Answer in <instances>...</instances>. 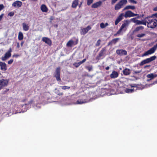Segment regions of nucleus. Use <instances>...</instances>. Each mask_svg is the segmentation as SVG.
<instances>
[{
	"mask_svg": "<svg viewBox=\"0 0 157 157\" xmlns=\"http://www.w3.org/2000/svg\"><path fill=\"white\" fill-rule=\"evenodd\" d=\"M139 15L138 14H135L132 13L131 10H128L125 12L124 15V13H121L117 17L115 21V25H117L118 23L120 22L123 19V17L124 16L125 18L131 17Z\"/></svg>",
	"mask_w": 157,
	"mask_h": 157,
	"instance_id": "f257e3e1",
	"label": "nucleus"
},
{
	"mask_svg": "<svg viewBox=\"0 0 157 157\" xmlns=\"http://www.w3.org/2000/svg\"><path fill=\"white\" fill-rule=\"evenodd\" d=\"M152 16L146 17L147 20V27L151 29L155 28L157 25V20L152 18Z\"/></svg>",
	"mask_w": 157,
	"mask_h": 157,
	"instance_id": "f03ea898",
	"label": "nucleus"
},
{
	"mask_svg": "<svg viewBox=\"0 0 157 157\" xmlns=\"http://www.w3.org/2000/svg\"><path fill=\"white\" fill-rule=\"evenodd\" d=\"M157 48V43L152 48L143 54L141 56L144 57L154 53Z\"/></svg>",
	"mask_w": 157,
	"mask_h": 157,
	"instance_id": "7ed1b4c3",
	"label": "nucleus"
},
{
	"mask_svg": "<svg viewBox=\"0 0 157 157\" xmlns=\"http://www.w3.org/2000/svg\"><path fill=\"white\" fill-rule=\"evenodd\" d=\"M156 58V56H152L149 58H147L141 61L140 64V66H142L145 64L149 63L151 61L155 60Z\"/></svg>",
	"mask_w": 157,
	"mask_h": 157,
	"instance_id": "20e7f679",
	"label": "nucleus"
},
{
	"mask_svg": "<svg viewBox=\"0 0 157 157\" xmlns=\"http://www.w3.org/2000/svg\"><path fill=\"white\" fill-rule=\"evenodd\" d=\"M127 3V0H121L115 6V10H119L122 7L123 5L126 4Z\"/></svg>",
	"mask_w": 157,
	"mask_h": 157,
	"instance_id": "39448f33",
	"label": "nucleus"
},
{
	"mask_svg": "<svg viewBox=\"0 0 157 157\" xmlns=\"http://www.w3.org/2000/svg\"><path fill=\"white\" fill-rule=\"evenodd\" d=\"M9 81V79L2 78L0 80V90L8 85Z\"/></svg>",
	"mask_w": 157,
	"mask_h": 157,
	"instance_id": "423d86ee",
	"label": "nucleus"
},
{
	"mask_svg": "<svg viewBox=\"0 0 157 157\" xmlns=\"http://www.w3.org/2000/svg\"><path fill=\"white\" fill-rule=\"evenodd\" d=\"M106 50L107 49L106 47H104L102 48L99 52L98 56H97L96 58V59L99 60L101 57L104 56V55L106 53Z\"/></svg>",
	"mask_w": 157,
	"mask_h": 157,
	"instance_id": "0eeeda50",
	"label": "nucleus"
},
{
	"mask_svg": "<svg viewBox=\"0 0 157 157\" xmlns=\"http://www.w3.org/2000/svg\"><path fill=\"white\" fill-rule=\"evenodd\" d=\"M60 67H57L56 70L54 75V77H56L57 80L59 82L61 80L60 78Z\"/></svg>",
	"mask_w": 157,
	"mask_h": 157,
	"instance_id": "6e6552de",
	"label": "nucleus"
},
{
	"mask_svg": "<svg viewBox=\"0 0 157 157\" xmlns=\"http://www.w3.org/2000/svg\"><path fill=\"white\" fill-rule=\"evenodd\" d=\"M12 52V49L11 48H9L8 51L5 54L4 56H2V61H5L8 59L11 56V52Z\"/></svg>",
	"mask_w": 157,
	"mask_h": 157,
	"instance_id": "1a4fd4ad",
	"label": "nucleus"
},
{
	"mask_svg": "<svg viewBox=\"0 0 157 157\" xmlns=\"http://www.w3.org/2000/svg\"><path fill=\"white\" fill-rule=\"evenodd\" d=\"M91 29L90 26H88L85 28H81V29L80 33L81 35H85L88 31Z\"/></svg>",
	"mask_w": 157,
	"mask_h": 157,
	"instance_id": "9d476101",
	"label": "nucleus"
},
{
	"mask_svg": "<svg viewBox=\"0 0 157 157\" xmlns=\"http://www.w3.org/2000/svg\"><path fill=\"white\" fill-rule=\"evenodd\" d=\"M78 41V40L77 39L75 41L72 40H70L67 43V46L68 47H72L73 45H75L77 44Z\"/></svg>",
	"mask_w": 157,
	"mask_h": 157,
	"instance_id": "9b49d317",
	"label": "nucleus"
},
{
	"mask_svg": "<svg viewBox=\"0 0 157 157\" xmlns=\"http://www.w3.org/2000/svg\"><path fill=\"white\" fill-rule=\"evenodd\" d=\"M116 53L120 56H126L127 55L126 51L123 49H117L116 51Z\"/></svg>",
	"mask_w": 157,
	"mask_h": 157,
	"instance_id": "f8f14e48",
	"label": "nucleus"
},
{
	"mask_svg": "<svg viewBox=\"0 0 157 157\" xmlns=\"http://www.w3.org/2000/svg\"><path fill=\"white\" fill-rule=\"evenodd\" d=\"M129 21L128 20H126L122 24L121 26L118 30V33H121L123 29L126 27L128 26Z\"/></svg>",
	"mask_w": 157,
	"mask_h": 157,
	"instance_id": "ddd939ff",
	"label": "nucleus"
},
{
	"mask_svg": "<svg viewBox=\"0 0 157 157\" xmlns=\"http://www.w3.org/2000/svg\"><path fill=\"white\" fill-rule=\"evenodd\" d=\"M42 41L49 46H51L52 44V41L48 38L43 37L42 38Z\"/></svg>",
	"mask_w": 157,
	"mask_h": 157,
	"instance_id": "4468645a",
	"label": "nucleus"
},
{
	"mask_svg": "<svg viewBox=\"0 0 157 157\" xmlns=\"http://www.w3.org/2000/svg\"><path fill=\"white\" fill-rule=\"evenodd\" d=\"M102 4V2L100 1L93 4L91 6V7L93 8H97L98 7L100 6Z\"/></svg>",
	"mask_w": 157,
	"mask_h": 157,
	"instance_id": "2eb2a0df",
	"label": "nucleus"
},
{
	"mask_svg": "<svg viewBox=\"0 0 157 157\" xmlns=\"http://www.w3.org/2000/svg\"><path fill=\"white\" fill-rule=\"evenodd\" d=\"M12 6L15 7L16 6L18 7H20L22 5V2L19 1H17L14 2L12 5Z\"/></svg>",
	"mask_w": 157,
	"mask_h": 157,
	"instance_id": "dca6fc26",
	"label": "nucleus"
},
{
	"mask_svg": "<svg viewBox=\"0 0 157 157\" xmlns=\"http://www.w3.org/2000/svg\"><path fill=\"white\" fill-rule=\"evenodd\" d=\"M0 66L1 70L5 71L7 70L6 64L5 63L0 62Z\"/></svg>",
	"mask_w": 157,
	"mask_h": 157,
	"instance_id": "f3484780",
	"label": "nucleus"
},
{
	"mask_svg": "<svg viewBox=\"0 0 157 157\" xmlns=\"http://www.w3.org/2000/svg\"><path fill=\"white\" fill-rule=\"evenodd\" d=\"M147 20L146 19V17L142 21H140L138 20L137 21V23L136 25H140L143 24L145 25H146L147 23Z\"/></svg>",
	"mask_w": 157,
	"mask_h": 157,
	"instance_id": "a211bd4d",
	"label": "nucleus"
},
{
	"mask_svg": "<svg viewBox=\"0 0 157 157\" xmlns=\"http://www.w3.org/2000/svg\"><path fill=\"white\" fill-rule=\"evenodd\" d=\"M119 75L118 72L115 71H113L110 74V77L111 78H115L118 77Z\"/></svg>",
	"mask_w": 157,
	"mask_h": 157,
	"instance_id": "6ab92c4d",
	"label": "nucleus"
},
{
	"mask_svg": "<svg viewBox=\"0 0 157 157\" xmlns=\"http://www.w3.org/2000/svg\"><path fill=\"white\" fill-rule=\"evenodd\" d=\"M119 40V38H116L113 39L111 41H109L108 43V46L111 45L112 44H116Z\"/></svg>",
	"mask_w": 157,
	"mask_h": 157,
	"instance_id": "aec40b11",
	"label": "nucleus"
},
{
	"mask_svg": "<svg viewBox=\"0 0 157 157\" xmlns=\"http://www.w3.org/2000/svg\"><path fill=\"white\" fill-rule=\"evenodd\" d=\"M79 0H74L72 3L71 7L72 8H76L78 4Z\"/></svg>",
	"mask_w": 157,
	"mask_h": 157,
	"instance_id": "412c9836",
	"label": "nucleus"
},
{
	"mask_svg": "<svg viewBox=\"0 0 157 157\" xmlns=\"http://www.w3.org/2000/svg\"><path fill=\"white\" fill-rule=\"evenodd\" d=\"M123 73L124 75H129L131 73L130 70L126 68L123 71Z\"/></svg>",
	"mask_w": 157,
	"mask_h": 157,
	"instance_id": "4be33fe9",
	"label": "nucleus"
},
{
	"mask_svg": "<svg viewBox=\"0 0 157 157\" xmlns=\"http://www.w3.org/2000/svg\"><path fill=\"white\" fill-rule=\"evenodd\" d=\"M88 101L86 99H80L77 100L76 101V103L78 104H81L87 102Z\"/></svg>",
	"mask_w": 157,
	"mask_h": 157,
	"instance_id": "5701e85b",
	"label": "nucleus"
},
{
	"mask_svg": "<svg viewBox=\"0 0 157 157\" xmlns=\"http://www.w3.org/2000/svg\"><path fill=\"white\" fill-rule=\"evenodd\" d=\"M40 9L43 12H47L48 11V8L44 4H42L40 6Z\"/></svg>",
	"mask_w": 157,
	"mask_h": 157,
	"instance_id": "b1692460",
	"label": "nucleus"
},
{
	"mask_svg": "<svg viewBox=\"0 0 157 157\" xmlns=\"http://www.w3.org/2000/svg\"><path fill=\"white\" fill-rule=\"evenodd\" d=\"M23 29L25 31H27L29 29V27L28 25H27L26 23H23L22 24Z\"/></svg>",
	"mask_w": 157,
	"mask_h": 157,
	"instance_id": "393cba45",
	"label": "nucleus"
},
{
	"mask_svg": "<svg viewBox=\"0 0 157 157\" xmlns=\"http://www.w3.org/2000/svg\"><path fill=\"white\" fill-rule=\"evenodd\" d=\"M135 9V7L134 6L128 5L125 6L124 9L123 10H126L131 9L134 10Z\"/></svg>",
	"mask_w": 157,
	"mask_h": 157,
	"instance_id": "a878e982",
	"label": "nucleus"
},
{
	"mask_svg": "<svg viewBox=\"0 0 157 157\" xmlns=\"http://www.w3.org/2000/svg\"><path fill=\"white\" fill-rule=\"evenodd\" d=\"M23 35L22 33L21 32H19L18 33V39L19 40H21L23 39Z\"/></svg>",
	"mask_w": 157,
	"mask_h": 157,
	"instance_id": "bb28decb",
	"label": "nucleus"
},
{
	"mask_svg": "<svg viewBox=\"0 0 157 157\" xmlns=\"http://www.w3.org/2000/svg\"><path fill=\"white\" fill-rule=\"evenodd\" d=\"M157 76V75H154L153 74H149L147 75L148 78H150V80H151Z\"/></svg>",
	"mask_w": 157,
	"mask_h": 157,
	"instance_id": "cd10ccee",
	"label": "nucleus"
},
{
	"mask_svg": "<svg viewBox=\"0 0 157 157\" xmlns=\"http://www.w3.org/2000/svg\"><path fill=\"white\" fill-rule=\"evenodd\" d=\"M144 29V27L143 26H140L139 27H136L135 29V31H138L140 30H142Z\"/></svg>",
	"mask_w": 157,
	"mask_h": 157,
	"instance_id": "c85d7f7f",
	"label": "nucleus"
},
{
	"mask_svg": "<svg viewBox=\"0 0 157 157\" xmlns=\"http://www.w3.org/2000/svg\"><path fill=\"white\" fill-rule=\"evenodd\" d=\"M125 91L127 93H132L134 91V90L130 89H126Z\"/></svg>",
	"mask_w": 157,
	"mask_h": 157,
	"instance_id": "c756f323",
	"label": "nucleus"
},
{
	"mask_svg": "<svg viewBox=\"0 0 157 157\" xmlns=\"http://www.w3.org/2000/svg\"><path fill=\"white\" fill-rule=\"evenodd\" d=\"M130 20L132 22L136 23V24L137 25V21H138V20H136V18H132L130 19Z\"/></svg>",
	"mask_w": 157,
	"mask_h": 157,
	"instance_id": "7c9ffc66",
	"label": "nucleus"
},
{
	"mask_svg": "<svg viewBox=\"0 0 157 157\" xmlns=\"http://www.w3.org/2000/svg\"><path fill=\"white\" fill-rule=\"evenodd\" d=\"M146 34L145 33H141V34H138L136 35V36L138 37H142L145 36Z\"/></svg>",
	"mask_w": 157,
	"mask_h": 157,
	"instance_id": "2f4dec72",
	"label": "nucleus"
},
{
	"mask_svg": "<svg viewBox=\"0 0 157 157\" xmlns=\"http://www.w3.org/2000/svg\"><path fill=\"white\" fill-rule=\"evenodd\" d=\"M87 5L88 6L90 5L93 2V0H87Z\"/></svg>",
	"mask_w": 157,
	"mask_h": 157,
	"instance_id": "473e14b6",
	"label": "nucleus"
},
{
	"mask_svg": "<svg viewBox=\"0 0 157 157\" xmlns=\"http://www.w3.org/2000/svg\"><path fill=\"white\" fill-rule=\"evenodd\" d=\"M61 87H62V89L63 90H65L66 89H70V86H61Z\"/></svg>",
	"mask_w": 157,
	"mask_h": 157,
	"instance_id": "72a5a7b5",
	"label": "nucleus"
},
{
	"mask_svg": "<svg viewBox=\"0 0 157 157\" xmlns=\"http://www.w3.org/2000/svg\"><path fill=\"white\" fill-rule=\"evenodd\" d=\"M81 64H80L79 62L78 63H74V65L76 67H78Z\"/></svg>",
	"mask_w": 157,
	"mask_h": 157,
	"instance_id": "f704fd0d",
	"label": "nucleus"
},
{
	"mask_svg": "<svg viewBox=\"0 0 157 157\" xmlns=\"http://www.w3.org/2000/svg\"><path fill=\"white\" fill-rule=\"evenodd\" d=\"M100 27L102 29H103L105 28L106 27L105 25V24L103 23H101L100 24Z\"/></svg>",
	"mask_w": 157,
	"mask_h": 157,
	"instance_id": "c9c22d12",
	"label": "nucleus"
},
{
	"mask_svg": "<svg viewBox=\"0 0 157 157\" xmlns=\"http://www.w3.org/2000/svg\"><path fill=\"white\" fill-rule=\"evenodd\" d=\"M129 2L131 3H133V4H136L137 2L136 1L134 0H128Z\"/></svg>",
	"mask_w": 157,
	"mask_h": 157,
	"instance_id": "e433bc0d",
	"label": "nucleus"
},
{
	"mask_svg": "<svg viewBox=\"0 0 157 157\" xmlns=\"http://www.w3.org/2000/svg\"><path fill=\"white\" fill-rule=\"evenodd\" d=\"M86 68L89 71H90L92 70V67L87 66L86 67Z\"/></svg>",
	"mask_w": 157,
	"mask_h": 157,
	"instance_id": "4c0bfd02",
	"label": "nucleus"
},
{
	"mask_svg": "<svg viewBox=\"0 0 157 157\" xmlns=\"http://www.w3.org/2000/svg\"><path fill=\"white\" fill-rule=\"evenodd\" d=\"M101 40L99 39L97 41V43L96 44V46H99L100 44Z\"/></svg>",
	"mask_w": 157,
	"mask_h": 157,
	"instance_id": "58836bf2",
	"label": "nucleus"
},
{
	"mask_svg": "<svg viewBox=\"0 0 157 157\" xmlns=\"http://www.w3.org/2000/svg\"><path fill=\"white\" fill-rule=\"evenodd\" d=\"M14 14V13L13 12H11L8 13V15L12 17L13 16Z\"/></svg>",
	"mask_w": 157,
	"mask_h": 157,
	"instance_id": "ea45409f",
	"label": "nucleus"
},
{
	"mask_svg": "<svg viewBox=\"0 0 157 157\" xmlns=\"http://www.w3.org/2000/svg\"><path fill=\"white\" fill-rule=\"evenodd\" d=\"M13 62V59H10V60L8 61V63L9 64H12Z\"/></svg>",
	"mask_w": 157,
	"mask_h": 157,
	"instance_id": "a19ab883",
	"label": "nucleus"
},
{
	"mask_svg": "<svg viewBox=\"0 0 157 157\" xmlns=\"http://www.w3.org/2000/svg\"><path fill=\"white\" fill-rule=\"evenodd\" d=\"M118 0H111V4L113 5Z\"/></svg>",
	"mask_w": 157,
	"mask_h": 157,
	"instance_id": "79ce46f5",
	"label": "nucleus"
},
{
	"mask_svg": "<svg viewBox=\"0 0 157 157\" xmlns=\"http://www.w3.org/2000/svg\"><path fill=\"white\" fill-rule=\"evenodd\" d=\"M4 8V6L3 4H0V11L1 10Z\"/></svg>",
	"mask_w": 157,
	"mask_h": 157,
	"instance_id": "37998d69",
	"label": "nucleus"
},
{
	"mask_svg": "<svg viewBox=\"0 0 157 157\" xmlns=\"http://www.w3.org/2000/svg\"><path fill=\"white\" fill-rule=\"evenodd\" d=\"M86 59H84L82 60V61L79 62V63H80V64H81L82 63H84V62H85L86 61Z\"/></svg>",
	"mask_w": 157,
	"mask_h": 157,
	"instance_id": "c03bdc74",
	"label": "nucleus"
},
{
	"mask_svg": "<svg viewBox=\"0 0 157 157\" xmlns=\"http://www.w3.org/2000/svg\"><path fill=\"white\" fill-rule=\"evenodd\" d=\"M33 102V99L29 101L28 102V104H31Z\"/></svg>",
	"mask_w": 157,
	"mask_h": 157,
	"instance_id": "a18cd8bd",
	"label": "nucleus"
},
{
	"mask_svg": "<svg viewBox=\"0 0 157 157\" xmlns=\"http://www.w3.org/2000/svg\"><path fill=\"white\" fill-rule=\"evenodd\" d=\"M19 56V55L18 54H14L13 56V57H15L17 58Z\"/></svg>",
	"mask_w": 157,
	"mask_h": 157,
	"instance_id": "49530a36",
	"label": "nucleus"
},
{
	"mask_svg": "<svg viewBox=\"0 0 157 157\" xmlns=\"http://www.w3.org/2000/svg\"><path fill=\"white\" fill-rule=\"evenodd\" d=\"M134 73L136 74H138V73H140L141 72V71H134Z\"/></svg>",
	"mask_w": 157,
	"mask_h": 157,
	"instance_id": "de8ad7c7",
	"label": "nucleus"
},
{
	"mask_svg": "<svg viewBox=\"0 0 157 157\" xmlns=\"http://www.w3.org/2000/svg\"><path fill=\"white\" fill-rule=\"evenodd\" d=\"M17 47L18 48H20L19 44L18 42L17 43Z\"/></svg>",
	"mask_w": 157,
	"mask_h": 157,
	"instance_id": "09e8293b",
	"label": "nucleus"
},
{
	"mask_svg": "<svg viewBox=\"0 0 157 157\" xmlns=\"http://www.w3.org/2000/svg\"><path fill=\"white\" fill-rule=\"evenodd\" d=\"M63 93L62 92L58 94V95L59 96H62L63 95Z\"/></svg>",
	"mask_w": 157,
	"mask_h": 157,
	"instance_id": "8fccbe9b",
	"label": "nucleus"
},
{
	"mask_svg": "<svg viewBox=\"0 0 157 157\" xmlns=\"http://www.w3.org/2000/svg\"><path fill=\"white\" fill-rule=\"evenodd\" d=\"M133 86H134V87H137V88L138 87V86H139V85L136 84H133Z\"/></svg>",
	"mask_w": 157,
	"mask_h": 157,
	"instance_id": "3c124183",
	"label": "nucleus"
},
{
	"mask_svg": "<svg viewBox=\"0 0 157 157\" xmlns=\"http://www.w3.org/2000/svg\"><path fill=\"white\" fill-rule=\"evenodd\" d=\"M120 33H118V31L117 32V33L114 34V36H117V34H119Z\"/></svg>",
	"mask_w": 157,
	"mask_h": 157,
	"instance_id": "603ef678",
	"label": "nucleus"
},
{
	"mask_svg": "<svg viewBox=\"0 0 157 157\" xmlns=\"http://www.w3.org/2000/svg\"><path fill=\"white\" fill-rule=\"evenodd\" d=\"M152 16H155L157 18V13L153 14Z\"/></svg>",
	"mask_w": 157,
	"mask_h": 157,
	"instance_id": "864d4df0",
	"label": "nucleus"
},
{
	"mask_svg": "<svg viewBox=\"0 0 157 157\" xmlns=\"http://www.w3.org/2000/svg\"><path fill=\"white\" fill-rule=\"evenodd\" d=\"M9 90V89H6V90L4 91V93H3V94H5L7 91H8Z\"/></svg>",
	"mask_w": 157,
	"mask_h": 157,
	"instance_id": "5fc2aeb1",
	"label": "nucleus"
},
{
	"mask_svg": "<svg viewBox=\"0 0 157 157\" xmlns=\"http://www.w3.org/2000/svg\"><path fill=\"white\" fill-rule=\"evenodd\" d=\"M109 69V66H108V67H106L105 68V69L107 70H108Z\"/></svg>",
	"mask_w": 157,
	"mask_h": 157,
	"instance_id": "6e6d98bb",
	"label": "nucleus"
},
{
	"mask_svg": "<svg viewBox=\"0 0 157 157\" xmlns=\"http://www.w3.org/2000/svg\"><path fill=\"white\" fill-rule=\"evenodd\" d=\"M130 86L131 87H134V86H133V84H130Z\"/></svg>",
	"mask_w": 157,
	"mask_h": 157,
	"instance_id": "4d7b16f0",
	"label": "nucleus"
},
{
	"mask_svg": "<svg viewBox=\"0 0 157 157\" xmlns=\"http://www.w3.org/2000/svg\"><path fill=\"white\" fill-rule=\"evenodd\" d=\"M154 10L155 11H157V6L155 7L154 9Z\"/></svg>",
	"mask_w": 157,
	"mask_h": 157,
	"instance_id": "13d9d810",
	"label": "nucleus"
},
{
	"mask_svg": "<svg viewBox=\"0 0 157 157\" xmlns=\"http://www.w3.org/2000/svg\"><path fill=\"white\" fill-rule=\"evenodd\" d=\"M24 43V41H22L21 44V45L22 46H23V44Z\"/></svg>",
	"mask_w": 157,
	"mask_h": 157,
	"instance_id": "bf43d9fd",
	"label": "nucleus"
},
{
	"mask_svg": "<svg viewBox=\"0 0 157 157\" xmlns=\"http://www.w3.org/2000/svg\"><path fill=\"white\" fill-rule=\"evenodd\" d=\"M105 27H106V26H107L109 25V24H108L107 23H106L105 24Z\"/></svg>",
	"mask_w": 157,
	"mask_h": 157,
	"instance_id": "052dcab7",
	"label": "nucleus"
},
{
	"mask_svg": "<svg viewBox=\"0 0 157 157\" xmlns=\"http://www.w3.org/2000/svg\"><path fill=\"white\" fill-rule=\"evenodd\" d=\"M82 3H83V2L82 1H81L80 2V4H81V5H82Z\"/></svg>",
	"mask_w": 157,
	"mask_h": 157,
	"instance_id": "680f3d73",
	"label": "nucleus"
},
{
	"mask_svg": "<svg viewBox=\"0 0 157 157\" xmlns=\"http://www.w3.org/2000/svg\"><path fill=\"white\" fill-rule=\"evenodd\" d=\"M78 6H79V7L80 8L81 7V6L82 5L79 4V5L78 4Z\"/></svg>",
	"mask_w": 157,
	"mask_h": 157,
	"instance_id": "e2e57ef3",
	"label": "nucleus"
},
{
	"mask_svg": "<svg viewBox=\"0 0 157 157\" xmlns=\"http://www.w3.org/2000/svg\"><path fill=\"white\" fill-rule=\"evenodd\" d=\"M149 66H150V65H146L145 66V68H146L147 67H149Z\"/></svg>",
	"mask_w": 157,
	"mask_h": 157,
	"instance_id": "0e129e2a",
	"label": "nucleus"
},
{
	"mask_svg": "<svg viewBox=\"0 0 157 157\" xmlns=\"http://www.w3.org/2000/svg\"><path fill=\"white\" fill-rule=\"evenodd\" d=\"M32 1H37V0H32Z\"/></svg>",
	"mask_w": 157,
	"mask_h": 157,
	"instance_id": "69168bd1",
	"label": "nucleus"
},
{
	"mask_svg": "<svg viewBox=\"0 0 157 157\" xmlns=\"http://www.w3.org/2000/svg\"><path fill=\"white\" fill-rule=\"evenodd\" d=\"M106 0H102V1H106Z\"/></svg>",
	"mask_w": 157,
	"mask_h": 157,
	"instance_id": "338daca9",
	"label": "nucleus"
},
{
	"mask_svg": "<svg viewBox=\"0 0 157 157\" xmlns=\"http://www.w3.org/2000/svg\"><path fill=\"white\" fill-rule=\"evenodd\" d=\"M22 0V1H25V0Z\"/></svg>",
	"mask_w": 157,
	"mask_h": 157,
	"instance_id": "774afa93",
	"label": "nucleus"
}]
</instances>
